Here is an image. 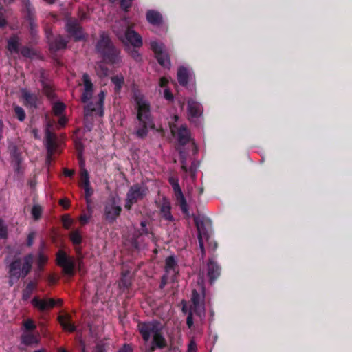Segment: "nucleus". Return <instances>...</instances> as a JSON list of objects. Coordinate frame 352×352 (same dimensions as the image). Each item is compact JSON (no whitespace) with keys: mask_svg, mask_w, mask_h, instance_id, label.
Returning <instances> with one entry per match:
<instances>
[{"mask_svg":"<svg viewBox=\"0 0 352 352\" xmlns=\"http://www.w3.org/2000/svg\"><path fill=\"white\" fill-rule=\"evenodd\" d=\"M96 50L107 63L116 64L121 60L120 50L113 45L109 36L104 32L100 35L96 45Z\"/></svg>","mask_w":352,"mask_h":352,"instance_id":"1","label":"nucleus"},{"mask_svg":"<svg viewBox=\"0 0 352 352\" xmlns=\"http://www.w3.org/2000/svg\"><path fill=\"white\" fill-rule=\"evenodd\" d=\"M33 261L34 255L32 253L23 258L15 256L8 265V274L15 279L25 278L32 270Z\"/></svg>","mask_w":352,"mask_h":352,"instance_id":"2","label":"nucleus"},{"mask_svg":"<svg viewBox=\"0 0 352 352\" xmlns=\"http://www.w3.org/2000/svg\"><path fill=\"white\" fill-rule=\"evenodd\" d=\"M148 192V188L144 184H135L132 185L126 193L124 208L127 210H130L133 205L143 200Z\"/></svg>","mask_w":352,"mask_h":352,"instance_id":"3","label":"nucleus"},{"mask_svg":"<svg viewBox=\"0 0 352 352\" xmlns=\"http://www.w3.org/2000/svg\"><path fill=\"white\" fill-rule=\"evenodd\" d=\"M65 30L68 36L75 42L86 41L87 38V34L85 32L83 27L76 18L69 17L65 19Z\"/></svg>","mask_w":352,"mask_h":352,"instance_id":"4","label":"nucleus"},{"mask_svg":"<svg viewBox=\"0 0 352 352\" xmlns=\"http://www.w3.org/2000/svg\"><path fill=\"white\" fill-rule=\"evenodd\" d=\"M161 329L160 322L156 320L139 322L138 324V330L143 340L145 342H148L151 336L153 337L155 333H157Z\"/></svg>","mask_w":352,"mask_h":352,"instance_id":"5","label":"nucleus"},{"mask_svg":"<svg viewBox=\"0 0 352 352\" xmlns=\"http://www.w3.org/2000/svg\"><path fill=\"white\" fill-rule=\"evenodd\" d=\"M168 182L173 188L175 200L179 206L182 212L186 215H189L188 205L179 184L178 178L171 176L168 177Z\"/></svg>","mask_w":352,"mask_h":352,"instance_id":"6","label":"nucleus"},{"mask_svg":"<svg viewBox=\"0 0 352 352\" xmlns=\"http://www.w3.org/2000/svg\"><path fill=\"white\" fill-rule=\"evenodd\" d=\"M56 264L62 267L63 272L65 274L69 276L74 275L76 267L75 262L74 259L67 256L63 250H58L56 253Z\"/></svg>","mask_w":352,"mask_h":352,"instance_id":"7","label":"nucleus"},{"mask_svg":"<svg viewBox=\"0 0 352 352\" xmlns=\"http://www.w3.org/2000/svg\"><path fill=\"white\" fill-rule=\"evenodd\" d=\"M135 101L137 105V119L139 122L152 123L151 106L149 102L141 96H135Z\"/></svg>","mask_w":352,"mask_h":352,"instance_id":"8","label":"nucleus"},{"mask_svg":"<svg viewBox=\"0 0 352 352\" xmlns=\"http://www.w3.org/2000/svg\"><path fill=\"white\" fill-rule=\"evenodd\" d=\"M104 98L105 93L103 91H101L98 94V100L96 104L91 102L85 106V118L88 119L89 117H92L94 115H98L100 117L103 116Z\"/></svg>","mask_w":352,"mask_h":352,"instance_id":"9","label":"nucleus"},{"mask_svg":"<svg viewBox=\"0 0 352 352\" xmlns=\"http://www.w3.org/2000/svg\"><path fill=\"white\" fill-rule=\"evenodd\" d=\"M164 45L157 41L151 42V48L155 54V57L158 63L164 68L169 69L170 67V56L164 50Z\"/></svg>","mask_w":352,"mask_h":352,"instance_id":"10","label":"nucleus"},{"mask_svg":"<svg viewBox=\"0 0 352 352\" xmlns=\"http://www.w3.org/2000/svg\"><path fill=\"white\" fill-rule=\"evenodd\" d=\"M122 208L117 204L115 197H112L104 206V215L109 223H113L120 217Z\"/></svg>","mask_w":352,"mask_h":352,"instance_id":"11","label":"nucleus"},{"mask_svg":"<svg viewBox=\"0 0 352 352\" xmlns=\"http://www.w3.org/2000/svg\"><path fill=\"white\" fill-rule=\"evenodd\" d=\"M63 300L61 299H58L57 300L53 298H47V299H40L38 297L36 296L32 300V305L39 309L41 311H44L47 309H52L56 305H62Z\"/></svg>","mask_w":352,"mask_h":352,"instance_id":"12","label":"nucleus"},{"mask_svg":"<svg viewBox=\"0 0 352 352\" xmlns=\"http://www.w3.org/2000/svg\"><path fill=\"white\" fill-rule=\"evenodd\" d=\"M52 124L49 122L45 129L46 148L47 152V160H50L56 148V136L50 131Z\"/></svg>","mask_w":352,"mask_h":352,"instance_id":"13","label":"nucleus"},{"mask_svg":"<svg viewBox=\"0 0 352 352\" xmlns=\"http://www.w3.org/2000/svg\"><path fill=\"white\" fill-rule=\"evenodd\" d=\"M193 219L197 230V238L205 236L208 240V228L210 226V221L206 217L200 216H194Z\"/></svg>","mask_w":352,"mask_h":352,"instance_id":"14","label":"nucleus"},{"mask_svg":"<svg viewBox=\"0 0 352 352\" xmlns=\"http://www.w3.org/2000/svg\"><path fill=\"white\" fill-rule=\"evenodd\" d=\"M191 301L193 307L191 308L196 314L204 311L205 289L201 288V294H199L195 289L192 291Z\"/></svg>","mask_w":352,"mask_h":352,"instance_id":"15","label":"nucleus"},{"mask_svg":"<svg viewBox=\"0 0 352 352\" xmlns=\"http://www.w3.org/2000/svg\"><path fill=\"white\" fill-rule=\"evenodd\" d=\"M221 268L212 258L207 263V276L210 284H212L221 275Z\"/></svg>","mask_w":352,"mask_h":352,"instance_id":"16","label":"nucleus"},{"mask_svg":"<svg viewBox=\"0 0 352 352\" xmlns=\"http://www.w3.org/2000/svg\"><path fill=\"white\" fill-rule=\"evenodd\" d=\"M203 108L200 103L190 98L188 100V119L192 121L195 118L201 116Z\"/></svg>","mask_w":352,"mask_h":352,"instance_id":"17","label":"nucleus"},{"mask_svg":"<svg viewBox=\"0 0 352 352\" xmlns=\"http://www.w3.org/2000/svg\"><path fill=\"white\" fill-rule=\"evenodd\" d=\"M21 96L23 100V104L28 108L36 109L38 107V97L34 94L26 89L21 90Z\"/></svg>","mask_w":352,"mask_h":352,"instance_id":"18","label":"nucleus"},{"mask_svg":"<svg viewBox=\"0 0 352 352\" xmlns=\"http://www.w3.org/2000/svg\"><path fill=\"white\" fill-rule=\"evenodd\" d=\"M124 36L126 41L129 43L131 46L134 47H142L143 42L141 36L131 28L128 27L126 29Z\"/></svg>","mask_w":352,"mask_h":352,"instance_id":"19","label":"nucleus"},{"mask_svg":"<svg viewBox=\"0 0 352 352\" xmlns=\"http://www.w3.org/2000/svg\"><path fill=\"white\" fill-rule=\"evenodd\" d=\"M167 342L164 337L162 329L153 336L151 346L150 348L151 352H153L156 348L164 349L166 346Z\"/></svg>","mask_w":352,"mask_h":352,"instance_id":"20","label":"nucleus"},{"mask_svg":"<svg viewBox=\"0 0 352 352\" xmlns=\"http://www.w3.org/2000/svg\"><path fill=\"white\" fill-rule=\"evenodd\" d=\"M69 41L65 39L63 35H57L54 39L50 43V48L52 51L57 52L65 49Z\"/></svg>","mask_w":352,"mask_h":352,"instance_id":"21","label":"nucleus"},{"mask_svg":"<svg viewBox=\"0 0 352 352\" xmlns=\"http://www.w3.org/2000/svg\"><path fill=\"white\" fill-rule=\"evenodd\" d=\"M147 21L153 25L159 26L163 22V17L161 13L155 10H148L146 13Z\"/></svg>","mask_w":352,"mask_h":352,"instance_id":"22","label":"nucleus"},{"mask_svg":"<svg viewBox=\"0 0 352 352\" xmlns=\"http://www.w3.org/2000/svg\"><path fill=\"white\" fill-rule=\"evenodd\" d=\"M165 272L176 276L179 274V266L175 258L173 256H168L165 260Z\"/></svg>","mask_w":352,"mask_h":352,"instance_id":"23","label":"nucleus"},{"mask_svg":"<svg viewBox=\"0 0 352 352\" xmlns=\"http://www.w3.org/2000/svg\"><path fill=\"white\" fill-rule=\"evenodd\" d=\"M58 320L64 330L69 332H74L76 330V325L72 322L70 315H60L58 317Z\"/></svg>","mask_w":352,"mask_h":352,"instance_id":"24","label":"nucleus"},{"mask_svg":"<svg viewBox=\"0 0 352 352\" xmlns=\"http://www.w3.org/2000/svg\"><path fill=\"white\" fill-rule=\"evenodd\" d=\"M190 138V133L186 125L181 126L177 130V140L180 145L187 144Z\"/></svg>","mask_w":352,"mask_h":352,"instance_id":"25","label":"nucleus"},{"mask_svg":"<svg viewBox=\"0 0 352 352\" xmlns=\"http://www.w3.org/2000/svg\"><path fill=\"white\" fill-rule=\"evenodd\" d=\"M190 76V71L188 68L181 66L177 70V80L181 86L186 87Z\"/></svg>","mask_w":352,"mask_h":352,"instance_id":"26","label":"nucleus"},{"mask_svg":"<svg viewBox=\"0 0 352 352\" xmlns=\"http://www.w3.org/2000/svg\"><path fill=\"white\" fill-rule=\"evenodd\" d=\"M39 342V338L33 333H24L21 336V343L25 346H32L37 345Z\"/></svg>","mask_w":352,"mask_h":352,"instance_id":"27","label":"nucleus"},{"mask_svg":"<svg viewBox=\"0 0 352 352\" xmlns=\"http://www.w3.org/2000/svg\"><path fill=\"white\" fill-rule=\"evenodd\" d=\"M43 94L50 102H54L58 98V96L55 92V85L54 82L41 86Z\"/></svg>","mask_w":352,"mask_h":352,"instance_id":"28","label":"nucleus"},{"mask_svg":"<svg viewBox=\"0 0 352 352\" xmlns=\"http://www.w3.org/2000/svg\"><path fill=\"white\" fill-rule=\"evenodd\" d=\"M20 43L19 38L17 36H11L8 41V50L10 53L19 54L20 52L19 49Z\"/></svg>","mask_w":352,"mask_h":352,"instance_id":"29","label":"nucleus"},{"mask_svg":"<svg viewBox=\"0 0 352 352\" xmlns=\"http://www.w3.org/2000/svg\"><path fill=\"white\" fill-rule=\"evenodd\" d=\"M152 123L148 122H139V126L135 131V135L138 138L144 139L148 133V127L151 126Z\"/></svg>","mask_w":352,"mask_h":352,"instance_id":"30","label":"nucleus"},{"mask_svg":"<svg viewBox=\"0 0 352 352\" xmlns=\"http://www.w3.org/2000/svg\"><path fill=\"white\" fill-rule=\"evenodd\" d=\"M11 162L16 161H23L22 153L20 149L16 145H10L8 148Z\"/></svg>","mask_w":352,"mask_h":352,"instance_id":"31","label":"nucleus"},{"mask_svg":"<svg viewBox=\"0 0 352 352\" xmlns=\"http://www.w3.org/2000/svg\"><path fill=\"white\" fill-rule=\"evenodd\" d=\"M36 286H37L36 283L32 281V280L30 281L27 284L25 288L23 290V294H22L23 300L26 301L30 298L33 291L36 289Z\"/></svg>","mask_w":352,"mask_h":352,"instance_id":"32","label":"nucleus"},{"mask_svg":"<svg viewBox=\"0 0 352 352\" xmlns=\"http://www.w3.org/2000/svg\"><path fill=\"white\" fill-rule=\"evenodd\" d=\"M171 207L169 203H164L160 208V212L162 217L169 221H173V217L171 214Z\"/></svg>","mask_w":352,"mask_h":352,"instance_id":"33","label":"nucleus"},{"mask_svg":"<svg viewBox=\"0 0 352 352\" xmlns=\"http://www.w3.org/2000/svg\"><path fill=\"white\" fill-rule=\"evenodd\" d=\"M137 47H131L130 45H126L125 50L129 53V54L136 61L140 62L142 61V55L139 52V51L136 49Z\"/></svg>","mask_w":352,"mask_h":352,"instance_id":"34","label":"nucleus"},{"mask_svg":"<svg viewBox=\"0 0 352 352\" xmlns=\"http://www.w3.org/2000/svg\"><path fill=\"white\" fill-rule=\"evenodd\" d=\"M111 82L115 85V88H114L115 92L119 93L124 85V82L123 76H118V75L113 76L111 77Z\"/></svg>","mask_w":352,"mask_h":352,"instance_id":"35","label":"nucleus"},{"mask_svg":"<svg viewBox=\"0 0 352 352\" xmlns=\"http://www.w3.org/2000/svg\"><path fill=\"white\" fill-rule=\"evenodd\" d=\"M80 186L85 188L90 186L89 175L88 171L83 168L80 171Z\"/></svg>","mask_w":352,"mask_h":352,"instance_id":"36","label":"nucleus"},{"mask_svg":"<svg viewBox=\"0 0 352 352\" xmlns=\"http://www.w3.org/2000/svg\"><path fill=\"white\" fill-rule=\"evenodd\" d=\"M66 109V105L62 102H55L53 104L52 111L56 116H60Z\"/></svg>","mask_w":352,"mask_h":352,"instance_id":"37","label":"nucleus"},{"mask_svg":"<svg viewBox=\"0 0 352 352\" xmlns=\"http://www.w3.org/2000/svg\"><path fill=\"white\" fill-rule=\"evenodd\" d=\"M14 116L20 121L23 122L26 118V113L24 109L19 105H13Z\"/></svg>","mask_w":352,"mask_h":352,"instance_id":"38","label":"nucleus"},{"mask_svg":"<svg viewBox=\"0 0 352 352\" xmlns=\"http://www.w3.org/2000/svg\"><path fill=\"white\" fill-rule=\"evenodd\" d=\"M82 80L84 85V90L87 91H93L94 85L91 80L89 74L87 73L83 74Z\"/></svg>","mask_w":352,"mask_h":352,"instance_id":"39","label":"nucleus"},{"mask_svg":"<svg viewBox=\"0 0 352 352\" xmlns=\"http://www.w3.org/2000/svg\"><path fill=\"white\" fill-rule=\"evenodd\" d=\"M69 239L74 245H79L82 242V237L78 230H75L69 234Z\"/></svg>","mask_w":352,"mask_h":352,"instance_id":"40","label":"nucleus"},{"mask_svg":"<svg viewBox=\"0 0 352 352\" xmlns=\"http://www.w3.org/2000/svg\"><path fill=\"white\" fill-rule=\"evenodd\" d=\"M19 53L22 56L25 58H32L35 55L36 52L34 50L28 46H23L21 48Z\"/></svg>","mask_w":352,"mask_h":352,"instance_id":"41","label":"nucleus"},{"mask_svg":"<svg viewBox=\"0 0 352 352\" xmlns=\"http://www.w3.org/2000/svg\"><path fill=\"white\" fill-rule=\"evenodd\" d=\"M48 257L45 255L42 252H40L38 254L36 264L39 270H43L44 265L47 263Z\"/></svg>","mask_w":352,"mask_h":352,"instance_id":"42","label":"nucleus"},{"mask_svg":"<svg viewBox=\"0 0 352 352\" xmlns=\"http://www.w3.org/2000/svg\"><path fill=\"white\" fill-rule=\"evenodd\" d=\"M39 82L41 86H43L52 82L53 80L50 78L49 74H47L44 69H41L39 74Z\"/></svg>","mask_w":352,"mask_h":352,"instance_id":"43","label":"nucleus"},{"mask_svg":"<svg viewBox=\"0 0 352 352\" xmlns=\"http://www.w3.org/2000/svg\"><path fill=\"white\" fill-rule=\"evenodd\" d=\"M25 17L29 23L36 21L34 9L30 6L27 7V14Z\"/></svg>","mask_w":352,"mask_h":352,"instance_id":"44","label":"nucleus"},{"mask_svg":"<svg viewBox=\"0 0 352 352\" xmlns=\"http://www.w3.org/2000/svg\"><path fill=\"white\" fill-rule=\"evenodd\" d=\"M61 220L63 226L67 230L69 229L73 224V219L70 217L69 214H63L62 216Z\"/></svg>","mask_w":352,"mask_h":352,"instance_id":"45","label":"nucleus"},{"mask_svg":"<svg viewBox=\"0 0 352 352\" xmlns=\"http://www.w3.org/2000/svg\"><path fill=\"white\" fill-rule=\"evenodd\" d=\"M42 214V208L39 205H34L32 208V215L34 220L40 219Z\"/></svg>","mask_w":352,"mask_h":352,"instance_id":"46","label":"nucleus"},{"mask_svg":"<svg viewBox=\"0 0 352 352\" xmlns=\"http://www.w3.org/2000/svg\"><path fill=\"white\" fill-rule=\"evenodd\" d=\"M8 237V229L6 226L3 225V221L0 219V239H6Z\"/></svg>","mask_w":352,"mask_h":352,"instance_id":"47","label":"nucleus"},{"mask_svg":"<svg viewBox=\"0 0 352 352\" xmlns=\"http://www.w3.org/2000/svg\"><path fill=\"white\" fill-rule=\"evenodd\" d=\"M29 31L32 37H35L38 34V24L36 22L29 23Z\"/></svg>","mask_w":352,"mask_h":352,"instance_id":"48","label":"nucleus"},{"mask_svg":"<svg viewBox=\"0 0 352 352\" xmlns=\"http://www.w3.org/2000/svg\"><path fill=\"white\" fill-rule=\"evenodd\" d=\"M23 326L25 330L33 331L36 329L34 322L32 319H28L23 322Z\"/></svg>","mask_w":352,"mask_h":352,"instance_id":"49","label":"nucleus"},{"mask_svg":"<svg viewBox=\"0 0 352 352\" xmlns=\"http://www.w3.org/2000/svg\"><path fill=\"white\" fill-rule=\"evenodd\" d=\"M132 0H120V8L125 12H127L131 7Z\"/></svg>","mask_w":352,"mask_h":352,"instance_id":"50","label":"nucleus"},{"mask_svg":"<svg viewBox=\"0 0 352 352\" xmlns=\"http://www.w3.org/2000/svg\"><path fill=\"white\" fill-rule=\"evenodd\" d=\"M85 190V197L87 204L90 202V197L94 193L92 188L90 186L83 188Z\"/></svg>","mask_w":352,"mask_h":352,"instance_id":"51","label":"nucleus"},{"mask_svg":"<svg viewBox=\"0 0 352 352\" xmlns=\"http://www.w3.org/2000/svg\"><path fill=\"white\" fill-rule=\"evenodd\" d=\"M93 91H87L84 90L82 96L81 101L83 103H87L92 97Z\"/></svg>","mask_w":352,"mask_h":352,"instance_id":"52","label":"nucleus"},{"mask_svg":"<svg viewBox=\"0 0 352 352\" xmlns=\"http://www.w3.org/2000/svg\"><path fill=\"white\" fill-rule=\"evenodd\" d=\"M22 162H23V161H16V162H11L13 166L14 172L16 173L20 174L23 172L22 166H21Z\"/></svg>","mask_w":352,"mask_h":352,"instance_id":"53","label":"nucleus"},{"mask_svg":"<svg viewBox=\"0 0 352 352\" xmlns=\"http://www.w3.org/2000/svg\"><path fill=\"white\" fill-rule=\"evenodd\" d=\"M35 236H36V233L34 231H32L28 234V237H27V243H26V245L28 247H31L33 245L34 239H35Z\"/></svg>","mask_w":352,"mask_h":352,"instance_id":"54","label":"nucleus"},{"mask_svg":"<svg viewBox=\"0 0 352 352\" xmlns=\"http://www.w3.org/2000/svg\"><path fill=\"white\" fill-rule=\"evenodd\" d=\"M78 17L80 21H83L87 20L89 18V16L83 8H79L78 10Z\"/></svg>","mask_w":352,"mask_h":352,"instance_id":"55","label":"nucleus"},{"mask_svg":"<svg viewBox=\"0 0 352 352\" xmlns=\"http://www.w3.org/2000/svg\"><path fill=\"white\" fill-rule=\"evenodd\" d=\"M199 248L201 250V259L204 260L206 256V250L204 248V239L202 237L199 236L198 239Z\"/></svg>","mask_w":352,"mask_h":352,"instance_id":"56","label":"nucleus"},{"mask_svg":"<svg viewBox=\"0 0 352 352\" xmlns=\"http://www.w3.org/2000/svg\"><path fill=\"white\" fill-rule=\"evenodd\" d=\"M118 352H133V345L131 344H124Z\"/></svg>","mask_w":352,"mask_h":352,"instance_id":"57","label":"nucleus"},{"mask_svg":"<svg viewBox=\"0 0 352 352\" xmlns=\"http://www.w3.org/2000/svg\"><path fill=\"white\" fill-rule=\"evenodd\" d=\"M148 234H149V232H148V230L147 227H145V228L141 227L140 229L138 230L135 232V236H137V237H139L140 236L147 235Z\"/></svg>","mask_w":352,"mask_h":352,"instance_id":"58","label":"nucleus"},{"mask_svg":"<svg viewBox=\"0 0 352 352\" xmlns=\"http://www.w3.org/2000/svg\"><path fill=\"white\" fill-rule=\"evenodd\" d=\"M91 218V215L87 216L86 214H82L79 217V221L81 226L86 225Z\"/></svg>","mask_w":352,"mask_h":352,"instance_id":"59","label":"nucleus"},{"mask_svg":"<svg viewBox=\"0 0 352 352\" xmlns=\"http://www.w3.org/2000/svg\"><path fill=\"white\" fill-rule=\"evenodd\" d=\"M164 97L166 100L168 101H172L173 100V94H172L169 89H164Z\"/></svg>","mask_w":352,"mask_h":352,"instance_id":"60","label":"nucleus"},{"mask_svg":"<svg viewBox=\"0 0 352 352\" xmlns=\"http://www.w3.org/2000/svg\"><path fill=\"white\" fill-rule=\"evenodd\" d=\"M186 324L188 327V328H191L192 326L193 325V315L191 311L189 312L187 316Z\"/></svg>","mask_w":352,"mask_h":352,"instance_id":"61","label":"nucleus"},{"mask_svg":"<svg viewBox=\"0 0 352 352\" xmlns=\"http://www.w3.org/2000/svg\"><path fill=\"white\" fill-rule=\"evenodd\" d=\"M188 352H197V344L194 340H191L188 346Z\"/></svg>","mask_w":352,"mask_h":352,"instance_id":"62","label":"nucleus"},{"mask_svg":"<svg viewBox=\"0 0 352 352\" xmlns=\"http://www.w3.org/2000/svg\"><path fill=\"white\" fill-rule=\"evenodd\" d=\"M59 204L67 210L69 208L70 201L67 199H62L59 201Z\"/></svg>","mask_w":352,"mask_h":352,"instance_id":"63","label":"nucleus"},{"mask_svg":"<svg viewBox=\"0 0 352 352\" xmlns=\"http://www.w3.org/2000/svg\"><path fill=\"white\" fill-rule=\"evenodd\" d=\"M167 283H168V276L166 274H164L161 278L160 288L163 289L166 286Z\"/></svg>","mask_w":352,"mask_h":352,"instance_id":"64","label":"nucleus"}]
</instances>
